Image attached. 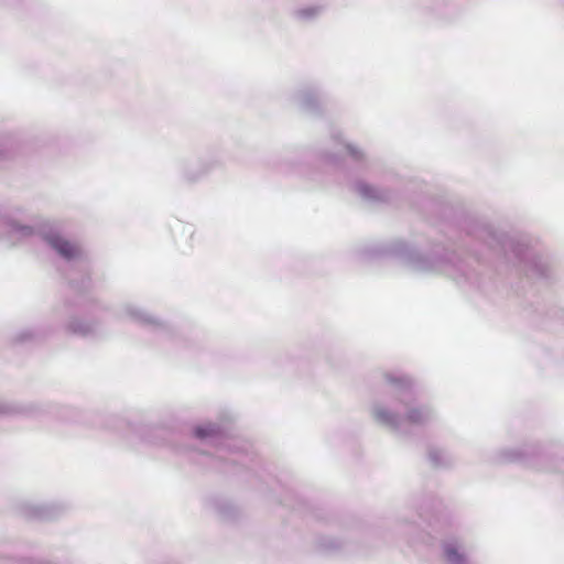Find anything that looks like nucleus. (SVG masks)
<instances>
[{
    "mask_svg": "<svg viewBox=\"0 0 564 564\" xmlns=\"http://www.w3.org/2000/svg\"><path fill=\"white\" fill-rule=\"evenodd\" d=\"M376 417L381 421L382 423L394 425L395 424V416L391 413H389L387 410H377L376 411Z\"/></svg>",
    "mask_w": 564,
    "mask_h": 564,
    "instance_id": "obj_2",
    "label": "nucleus"
},
{
    "mask_svg": "<svg viewBox=\"0 0 564 564\" xmlns=\"http://www.w3.org/2000/svg\"><path fill=\"white\" fill-rule=\"evenodd\" d=\"M445 555L453 564H459L462 562V555L453 546L448 545L445 547Z\"/></svg>",
    "mask_w": 564,
    "mask_h": 564,
    "instance_id": "obj_4",
    "label": "nucleus"
},
{
    "mask_svg": "<svg viewBox=\"0 0 564 564\" xmlns=\"http://www.w3.org/2000/svg\"><path fill=\"white\" fill-rule=\"evenodd\" d=\"M196 435L198 437H206V436H209L214 433V429L210 427V426H207V427H197L196 431H195Z\"/></svg>",
    "mask_w": 564,
    "mask_h": 564,
    "instance_id": "obj_5",
    "label": "nucleus"
},
{
    "mask_svg": "<svg viewBox=\"0 0 564 564\" xmlns=\"http://www.w3.org/2000/svg\"><path fill=\"white\" fill-rule=\"evenodd\" d=\"M406 420L410 423H421L424 420V413L420 409H412L408 412Z\"/></svg>",
    "mask_w": 564,
    "mask_h": 564,
    "instance_id": "obj_3",
    "label": "nucleus"
},
{
    "mask_svg": "<svg viewBox=\"0 0 564 564\" xmlns=\"http://www.w3.org/2000/svg\"><path fill=\"white\" fill-rule=\"evenodd\" d=\"M50 243L61 256L66 259H73L80 253L79 248L75 243L58 236L51 237Z\"/></svg>",
    "mask_w": 564,
    "mask_h": 564,
    "instance_id": "obj_1",
    "label": "nucleus"
}]
</instances>
